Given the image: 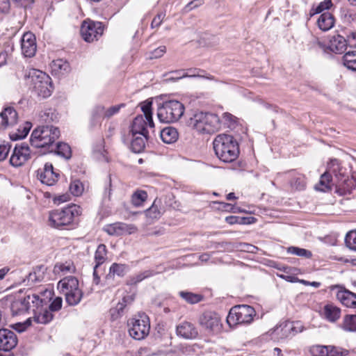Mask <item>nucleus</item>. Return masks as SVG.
I'll list each match as a JSON object with an SVG mask.
<instances>
[{
    "label": "nucleus",
    "mask_w": 356,
    "mask_h": 356,
    "mask_svg": "<svg viewBox=\"0 0 356 356\" xmlns=\"http://www.w3.org/2000/svg\"><path fill=\"white\" fill-rule=\"evenodd\" d=\"M81 214V209L71 204L62 209H54L49 213L48 224L58 229H69L76 224V219Z\"/></svg>",
    "instance_id": "nucleus-1"
},
{
    "label": "nucleus",
    "mask_w": 356,
    "mask_h": 356,
    "mask_svg": "<svg viewBox=\"0 0 356 356\" xmlns=\"http://www.w3.org/2000/svg\"><path fill=\"white\" fill-rule=\"evenodd\" d=\"M213 145L216 155L222 162L231 163L239 155L238 143L231 135H218L213 141Z\"/></svg>",
    "instance_id": "nucleus-2"
},
{
    "label": "nucleus",
    "mask_w": 356,
    "mask_h": 356,
    "mask_svg": "<svg viewBox=\"0 0 356 356\" xmlns=\"http://www.w3.org/2000/svg\"><path fill=\"white\" fill-rule=\"evenodd\" d=\"M60 135L59 129L53 125L38 126L33 131L30 143L36 148L48 147L50 149Z\"/></svg>",
    "instance_id": "nucleus-3"
},
{
    "label": "nucleus",
    "mask_w": 356,
    "mask_h": 356,
    "mask_svg": "<svg viewBox=\"0 0 356 356\" xmlns=\"http://www.w3.org/2000/svg\"><path fill=\"white\" fill-rule=\"evenodd\" d=\"M25 76L31 79V90L35 95L45 99L51 95L53 86L51 79L48 74L40 70L31 69Z\"/></svg>",
    "instance_id": "nucleus-4"
},
{
    "label": "nucleus",
    "mask_w": 356,
    "mask_h": 356,
    "mask_svg": "<svg viewBox=\"0 0 356 356\" xmlns=\"http://www.w3.org/2000/svg\"><path fill=\"white\" fill-rule=\"evenodd\" d=\"M188 124L199 133L211 134L220 127V120L216 114L197 112L190 118Z\"/></svg>",
    "instance_id": "nucleus-5"
},
{
    "label": "nucleus",
    "mask_w": 356,
    "mask_h": 356,
    "mask_svg": "<svg viewBox=\"0 0 356 356\" xmlns=\"http://www.w3.org/2000/svg\"><path fill=\"white\" fill-rule=\"evenodd\" d=\"M184 104L177 100H168L158 107L157 118L161 122H177L184 113Z\"/></svg>",
    "instance_id": "nucleus-6"
},
{
    "label": "nucleus",
    "mask_w": 356,
    "mask_h": 356,
    "mask_svg": "<svg viewBox=\"0 0 356 356\" xmlns=\"http://www.w3.org/2000/svg\"><path fill=\"white\" fill-rule=\"evenodd\" d=\"M255 314L254 309L250 305H236L230 309L227 317V322L229 326L249 324L253 321Z\"/></svg>",
    "instance_id": "nucleus-7"
},
{
    "label": "nucleus",
    "mask_w": 356,
    "mask_h": 356,
    "mask_svg": "<svg viewBox=\"0 0 356 356\" xmlns=\"http://www.w3.org/2000/svg\"><path fill=\"white\" fill-rule=\"evenodd\" d=\"M129 335L136 340L146 337L149 332L150 323L149 317L145 314H139L128 322Z\"/></svg>",
    "instance_id": "nucleus-8"
},
{
    "label": "nucleus",
    "mask_w": 356,
    "mask_h": 356,
    "mask_svg": "<svg viewBox=\"0 0 356 356\" xmlns=\"http://www.w3.org/2000/svg\"><path fill=\"white\" fill-rule=\"evenodd\" d=\"M104 26L100 22L84 21L81 27V33L83 40L90 42L103 34Z\"/></svg>",
    "instance_id": "nucleus-9"
},
{
    "label": "nucleus",
    "mask_w": 356,
    "mask_h": 356,
    "mask_svg": "<svg viewBox=\"0 0 356 356\" xmlns=\"http://www.w3.org/2000/svg\"><path fill=\"white\" fill-rule=\"evenodd\" d=\"M31 152L27 143L16 144L10 158V164L15 168L23 165L31 159Z\"/></svg>",
    "instance_id": "nucleus-10"
},
{
    "label": "nucleus",
    "mask_w": 356,
    "mask_h": 356,
    "mask_svg": "<svg viewBox=\"0 0 356 356\" xmlns=\"http://www.w3.org/2000/svg\"><path fill=\"white\" fill-rule=\"evenodd\" d=\"M300 330H298L293 322L285 321L269 331L272 339L274 340H283L291 338Z\"/></svg>",
    "instance_id": "nucleus-11"
},
{
    "label": "nucleus",
    "mask_w": 356,
    "mask_h": 356,
    "mask_svg": "<svg viewBox=\"0 0 356 356\" xmlns=\"http://www.w3.org/2000/svg\"><path fill=\"white\" fill-rule=\"evenodd\" d=\"M199 323L204 329L214 332L220 329V318L218 314L211 311L202 313L199 317Z\"/></svg>",
    "instance_id": "nucleus-12"
},
{
    "label": "nucleus",
    "mask_w": 356,
    "mask_h": 356,
    "mask_svg": "<svg viewBox=\"0 0 356 356\" xmlns=\"http://www.w3.org/2000/svg\"><path fill=\"white\" fill-rule=\"evenodd\" d=\"M15 333L8 329H0V350L5 352L13 349L17 344Z\"/></svg>",
    "instance_id": "nucleus-13"
},
{
    "label": "nucleus",
    "mask_w": 356,
    "mask_h": 356,
    "mask_svg": "<svg viewBox=\"0 0 356 356\" xmlns=\"http://www.w3.org/2000/svg\"><path fill=\"white\" fill-rule=\"evenodd\" d=\"M59 175L54 170L53 165L46 163L42 169L38 170V178L47 186H53L57 181Z\"/></svg>",
    "instance_id": "nucleus-14"
},
{
    "label": "nucleus",
    "mask_w": 356,
    "mask_h": 356,
    "mask_svg": "<svg viewBox=\"0 0 356 356\" xmlns=\"http://www.w3.org/2000/svg\"><path fill=\"white\" fill-rule=\"evenodd\" d=\"M22 52L26 57H32L36 51L35 37L31 32L25 33L21 40Z\"/></svg>",
    "instance_id": "nucleus-15"
},
{
    "label": "nucleus",
    "mask_w": 356,
    "mask_h": 356,
    "mask_svg": "<svg viewBox=\"0 0 356 356\" xmlns=\"http://www.w3.org/2000/svg\"><path fill=\"white\" fill-rule=\"evenodd\" d=\"M176 334L185 339H194L198 336V331L194 324L184 321L177 325Z\"/></svg>",
    "instance_id": "nucleus-16"
},
{
    "label": "nucleus",
    "mask_w": 356,
    "mask_h": 356,
    "mask_svg": "<svg viewBox=\"0 0 356 356\" xmlns=\"http://www.w3.org/2000/svg\"><path fill=\"white\" fill-rule=\"evenodd\" d=\"M348 44L344 34H336L330 38L327 49L330 51L341 54L346 50Z\"/></svg>",
    "instance_id": "nucleus-17"
},
{
    "label": "nucleus",
    "mask_w": 356,
    "mask_h": 356,
    "mask_svg": "<svg viewBox=\"0 0 356 356\" xmlns=\"http://www.w3.org/2000/svg\"><path fill=\"white\" fill-rule=\"evenodd\" d=\"M34 321L40 324H47L54 318V314L47 308V301L44 299V303L38 307L37 311L31 317Z\"/></svg>",
    "instance_id": "nucleus-18"
},
{
    "label": "nucleus",
    "mask_w": 356,
    "mask_h": 356,
    "mask_svg": "<svg viewBox=\"0 0 356 356\" xmlns=\"http://www.w3.org/2000/svg\"><path fill=\"white\" fill-rule=\"evenodd\" d=\"M1 122L0 129H5L9 126H13L17 121V113L12 107H7L0 113Z\"/></svg>",
    "instance_id": "nucleus-19"
},
{
    "label": "nucleus",
    "mask_w": 356,
    "mask_h": 356,
    "mask_svg": "<svg viewBox=\"0 0 356 356\" xmlns=\"http://www.w3.org/2000/svg\"><path fill=\"white\" fill-rule=\"evenodd\" d=\"M148 124L147 121L143 115L136 116L131 124L130 132L131 136L136 135H148V131L146 129Z\"/></svg>",
    "instance_id": "nucleus-20"
},
{
    "label": "nucleus",
    "mask_w": 356,
    "mask_h": 356,
    "mask_svg": "<svg viewBox=\"0 0 356 356\" xmlns=\"http://www.w3.org/2000/svg\"><path fill=\"white\" fill-rule=\"evenodd\" d=\"M29 298H24V296L16 298L10 305V310L13 316L28 314L27 305L29 304Z\"/></svg>",
    "instance_id": "nucleus-21"
},
{
    "label": "nucleus",
    "mask_w": 356,
    "mask_h": 356,
    "mask_svg": "<svg viewBox=\"0 0 356 356\" xmlns=\"http://www.w3.org/2000/svg\"><path fill=\"white\" fill-rule=\"evenodd\" d=\"M104 117V106L102 105L95 106L91 111L90 118L89 121V127L93 129L101 126L102 120Z\"/></svg>",
    "instance_id": "nucleus-22"
},
{
    "label": "nucleus",
    "mask_w": 356,
    "mask_h": 356,
    "mask_svg": "<svg viewBox=\"0 0 356 356\" xmlns=\"http://www.w3.org/2000/svg\"><path fill=\"white\" fill-rule=\"evenodd\" d=\"M29 299V304L26 305L28 314H33L42 304L44 303V299L41 298L38 295L33 293L31 291L28 290L24 294V298Z\"/></svg>",
    "instance_id": "nucleus-23"
},
{
    "label": "nucleus",
    "mask_w": 356,
    "mask_h": 356,
    "mask_svg": "<svg viewBox=\"0 0 356 356\" xmlns=\"http://www.w3.org/2000/svg\"><path fill=\"white\" fill-rule=\"evenodd\" d=\"M103 230L111 236H121L129 232V225L124 222H117L113 224L106 225Z\"/></svg>",
    "instance_id": "nucleus-24"
},
{
    "label": "nucleus",
    "mask_w": 356,
    "mask_h": 356,
    "mask_svg": "<svg viewBox=\"0 0 356 356\" xmlns=\"http://www.w3.org/2000/svg\"><path fill=\"white\" fill-rule=\"evenodd\" d=\"M337 299L346 307L356 308V294L348 291L340 290L337 293Z\"/></svg>",
    "instance_id": "nucleus-25"
},
{
    "label": "nucleus",
    "mask_w": 356,
    "mask_h": 356,
    "mask_svg": "<svg viewBox=\"0 0 356 356\" xmlns=\"http://www.w3.org/2000/svg\"><path fill=\"white\" fill-rule=\"evenodd\" d=\"M47 268L43 265L38 266L30 272L24 280V282H27V284H32L42 281L44 278Z\"/></svg>",
    "instance_id": "nucleus-26"
},
{
    "label": "nucleus",
    "mask_w": 356,
    "mask_h": 356,
    "mask_svg": "<svg viewBox=\"0 0 356 356\" xmlns=\"http://www.w3.org/2000/svg\"><path fill=\"white\" fill-rule=\"evenodd\" d=\"M356 188V181L353 179L344 177L339 180L336 184L337 192L341 194L350 193L353 189Z\"/></svg>",
    "instance_id": "nucleus-27"
},
{
    "label": "nucleus",
    "mask_w": 356,
    "mask_h": 356,
    "mask_svg": "<svg viewBox=\"0 0 356 356\" xmlns=\"http://www.w3.org/2000/svg\"><path fill=\"white\" fill-rule=\"evenodd\" d=\"M160 137L163 143L172 144L177 140L179 134L175 127H168L160 131Z\"/></svg>",
    "instance_id": "nucleus-28"
},
{
    "label": "nucleus",
    "mask_w": 356,
    "mask_h": 356,
    "mask_svg": "<svg viewBox=\"0 0 356 356\" xmlns=\"http://www.w3.org/2000/svg\"><path fill=\"white\" fill-rule=\"evenodd\" d=\"M317 24L320 29L327 31L334 26V17L330 13L324 12L318 17Z\"/></svg>",
    "instance_id": "nucleus-29"
},
{
    "label": "nucleus",
    "mask_w": 356,
    "mask_h": 356,
    "mask_svg": "<svg viewBox=\"0 0 356 356\" xmlns=\"http://www.w3.org/2000/svg\"><path fill=\"white\" fill-rule=\"evenodd\" d=\"M58 287L60 288L63 293L66 291H73L79 289V281L73 276H67L60 280L58 283Z\"/></svg>",
    "instance_id": "nucleus-30"
},
{
    "label": "nucleus",
    "mask_w": 356,
    "mask_h": 356,
    "mask_svg": "<svg viewBox=\"0 0 356 356\" xmlns=\"http://www.w3.org/2000/svg\"><path fill=\"white\" fill-rule=\"evenodd\" d=\"M129 270V266L123 264L113 263L109 268V272L106 275V279L113 280L115 276L124 277Z\"/></svg>",
    "instance_id": "nucleus-31"
},
{
    "label": "nucleus",
    "mask_w": 356,
    "mask_h": 356,
    "mask_svg": "<svg viewBox=\"0 0 356 356\" xmlns=\"http://www.w3.org/2000/svg\"><path fill=\"white\" fill-rule=\"evenodd\" d=\"M148 135H136L132 136L131 143V149L135 153H140L145 147V143L147 140Z\"/></svg>",
    "instance_id": "nucleus-32"
},
{
    "label": "nucleus",
    "mask_w": 356,
    "mask_h": 356,
    "mask_svg": "<svg viewBox=\"0 0 356 356\" xmlns=\"http://www.w3.org/2000/svg\"><path fill=\"white\" fill-rule=\"evenodd\" d=\"M165 209L161 207V199L156 198L152 205L146 210V216L152 219H157L164 213Z\"/></svg>",
    "instance_id": "nucleus-33"
},
{
    "label": "nucleus",
    "mask_w": 356,
    "mask_h": 356,
    "mask_svg": "<svg viewBox=\"0 0 356 356\" xmlns=\"http://www.w3.org/2000/svg\"><path fill=\"white\" fill-rule=\"evenodd\" d=\"M332 177L329 172H324L320 178L318 184L314 186L316 191L328 192L332 190Z\"/></svg>",
    "instance_id": "nucleus-34"
},
{
    "label": "nucleus",
    "mask_w": 356,
    "mask_h": 356,
    "mask_svg": "<svg viewBox=\"0 0 356 356\" xmlns=\"http://www.w3.org/2000/svg\"><path fill=\"white\" fill-rule=\"evenodd\" d=\"M218 245L224 248H227L229 247L234 248L241 251L250 253H256L258 250V248L256 247L255 245L246 243H237L236 245H233L232 243L223 242L221 243H218Z\"/></svg>",
    "instance_id": "nucleus-35"
},
{
    "label": "nucleus",
    "mask_w": 356,
    "mask_h": 356,
    "mask_svg": "<svg viewBox=\"0 0 356 356\" xmlns=\"http://www.w3.org/2000/svg\"><path fill=\"white\" fill-rule=\"evenodd\" d=\"M65 301L70 306H76L81 300L83 293L81 289L65 291Z\"/></svg>",
    "instance_id": "nucleus-36"
},
{
    "label": "nucleus",
    "mask_w": 356,
    "mask_h": 356,
    "mask_svg": "<svg viewBox=\"0 0 356 356\" xmlns=\"http://www.w3.org/2000/svg\"><path fill=\"white\" fill-rule=\"evenodd\" d=\"M130 299L129 296L124 297L121 301H120L115 307H112L110 309V314L113 321L117 320L121 317L124 312V309L127 306L128 300Z\"/></svg>",
    "instance_id": "nucleus-37"
},
{
    "label": "nucleus",
    "mask_w": 356,
    "mask_h": 356,
    "mask_svg": "<svg viewBox=\"0 0 356 356\" xmlns=\"http://www.w3.org/2000/svg\"><path fill=\"white\" fill-rule=\"evenodd\" d=\"M31 123L24 122L17 129L16 131L10 134V138L12 140H18L24 138L29 134L31 128Z\"/></svg>",
    "instance_id": "nucleus-38"
},
{
    "label": "nucleus",
    "mask_w": 356,
    "mask_h": 356,
    "mask_svg": "<svg viewBox=\"0 0 356 356\" xmlns=\"http://www.w3.org/2000/svg\"><path fill=\"white\" fill-rule=\"evenodd\" d=\"M325 318L330 322H335L341 316V310L333 305H327L323 309Z\"/></svg>",
    "instance_id": "nucleus-39"
},
{
    "label": "nucleus",
    "mask_w": 356,
    "mask_h": 356,
    "mask_svg": "<svg viewBox=\"0 0 356 356\" xmlns=\"http://www.w3.org/2000/svg\"><path fill=\"white\" fill-rule=\"evenodd\" d=\"M54 151L56 154L65 159H69L72 156V150L70 145L65 143H58L54 148V146L49 149V152Z\"/></svg>",
    "instance_id": "nucleus-40"
},
{
    "label": "nucleus",
    "mask_w": 356,
    "mask_h": 356,
    "mask_svg": "<svg viewBox=\"0 0 356 356\" xmlns=\"http://www.w3.org/2000/svg\"><path fill=\"white\" fill-rule=\"evenodd\" d=\"M291 176L290 184L292 188L298 191H302L305 188L306 182L303 175L292 172Z\"/></svg>",
    "instance_id": "nucleus-41"
},
{
    "label": "nucleus",
    "mask_w": 356,
    "mask_h": 356,
    "mask_svg": "<svg viewBox=\"0 0 356 356\" xmlns=\"http://www.w3.org/2000/svg\"><path fill=\"white\" fill-rule=\"evenodd\" d=\"M95 263L96 268H99L107 259V248L104 244H99L95 252Z\"/></svg>",
    "instance_id": "nucleus-42"
},
{
    "label": "nucleus",
    "mask_w": 356,
    "mask_h": 356,
    "mask_svg": "<svg viewBox=\"0 0 356 356\" xmlns=\"http://www.w3.org/2000/svg\"><path fill=\"white\" fill-rule=\"evenodd\" d=\"M179 296L184 300L186 302L193 305L201 302L204 297L201 294L194 293L189 291H179Z\"/></svg>",
    "instance_id": "nucleus-43"
},
{
    "label": "nucleus",
    "mask_w": 356,
    "mask_h": 356,
    "mask_svg": "<svg viewBox=\"0 0 356 356\" xmlns=\"http://www.w3.org/2000/svg\"><path fill=\"white\" fill-rule=\"evenodd\" d=\"M52 70L58 74H65L70 71V64L66 60L58 59L54 60L51 64Z\"/></svg>",
    "instance_id": "nucleus-44"
},
{
    "label": "nucleus",
    "mask_w": 356,
    "mask_h": 356,
    "mask_svg": "<svg viewBox=\"0 0 356 356\" xmlns=\"http://www.w3.org/2000/svg\"><path fill=\"white\" fill-rule=\"evenodd\" d=\"M343 63L348 69L356 71V51L346 52L343 56Z\"/></svg>",
    "instance_id": "nucleus-45"
},
{
    "label": "nucleus",
    "mask_w": 356,
    "mask_h": 356,
    "mask_svg": "<svg viewBox=\"0 0 356 356\" xmlns=\"http://www.w3.org/2000/svg\"><path fill=\"white\" fill-rule=\"evenodd\" d=\"M341 327L347 332H356V315L348 314L345 316Z\"/></svg>",
    "instance_id": "nucleus-46"
},
{
    "label": "nucleus",
    "mask_w": 356,
    "mask_h": 356,
    "mask_svg": "<svg viewBox=\"0 0 356 356\" xmlns=\"http://www.w3.org/2000/svg\"><path fill=\"white\" fill-rule=\"evenodd\" d=\"M154 275V273L152 270H145L137 275L129 277L127 281V284L128 285H135L143 280L152 277Z\"/></svg>",
    "instance_id": "nucleus-47"
},
{
    "label": "nucleus",
    "mask_w": 356,
    "mask_h": 356,
    "mask_svg": "<svg viewBox=\"0 0 356 356\" xmlns=\"http://www.w3.org/2000/svg\"><path fill=\"white\" fill-rule=\"evenodd\" d=\"M287 252L306 259H310L312 257V252L310 250L296 246L289 247Z\"/></svg>",
    "instance_id": "nucleus-48"
},
{
    "label": "nucleus",
    "mask_w": 356,
    "mask_h": 356,
    "mask_svg": "<svg viewBox=\"0 0 356 356\" xmlns=\"http://www.w3.org/2000/svg\"><path fill=\"white\" fill-rule=\"evenodd\" d=\"M254 219V218L253 217L246 218V217L230 216H227L225 218V222L229 225H234V224L245 225V224H250Z\"/></svg>",
    "instance_id": "nucleus-49"
},
{
    "label": "nucleus",
    "mask_w": 356,
    "mask_h": 356,
    "mask_svg": "<svg viewBox=\"0 0 356 356\" xmlns=\"http://www.w3.org/2000/svg\"><path fill=\"white\" fill-rule=\"evenodd\" d=\"M70 193L74 196H80L84 191L83 183L79 179L72 180L69 186Z\"/></svg>",
    "instance_id": "nucleus-50"
},
{
    "label": "nucleus",
    "mask_w": 356,
    "mask_h": 356,
    "mask_svg": "<svg viewBox=\"0 0 356 356\" xmlns=\"http://www.w3.org/2000/svg\"><path fill=\"white\" fill-rule=\"evenodd\" d=\"M146 191L142 190L136 191L131 197V202L135 207H140L147 200Z\"/></svg>",
    "instance_id": "nucleus-51"
},
{
    "label": "nucleus",
    "mask_w": 356,
    "mask_h": 356,
    "mask_svg": "<svg viewBox=\"0 0 356 356\" xmlns=\"http://www.w3.org/2000/svg\"><path fill=\"white\" fill-rule=\"evenodd\" d=\"M141 110L143 112L144 118L148 122L149 127H154V124L153 119H152V103L147 102V103L144 104L141 107Z\"/></svg>",
    "instance_id": "nucleus-52"
},
{
    "label": "nucleus",
    "mask_w": 356,
    "mask_h": 356,
    "mask_svg": "<svg viewBox=\"0 0 356 356\" xmlns=\"http://www.w3.org/2000/svg\"><path fill=\"white\" fill-rule=\"evenodd\" d=\"M345 243L347 248L356 252V230L350 231L346 234Z\"/></svg>",
    "instance_id": "nucleus-53"
},
{
    "label": "nucleus",
    "mask_w": 356,
    "mask_h": 356,
    "mask_svg": "<svg viewBox=\"0 0 356 356\" xmlns=\"http://www.w3.org/2000/svg\"><path fill=\"white\" fill-rule=\"evenodd\" d=\"M332 6V3L331 0H324L321 2L315 8H312L310 10V15L313 16L314 15L318 14L324 11L325 10L330 9Z\"/></svg>",
    "instance_id": "nucleus-54"
},
{
    "label": "nucleus",
    "mask_w": 356,
    "mask_h": 356,
    "mask_svg": "<svg viewBox=\"0 0 356 356\" xmlns=\"http://www.w3.org/2000/svg\"><path fill=\"white\" fill-rule=\"evenodd\" d=\"M341 32L346 36L348 45L351 47H356V31L346 29L341 30Z\"/></svg>",
    "instance_id": "nucleus-55"
},
{
    "label": "nucleus",
    "mask_w": 356,
    "mask_h": 356,
    "mask_svg": "<svg viewBox=\"0 0 356 356\" xmlns=\"http://www.w3.org/2000/svg\"><path fill=\"white\" fill-rule=\"evenodd\" d=\"M170 74H172V76H170L169 78V79L173 80V81H177L180 79L186 78V77H196V76H197L195 74H188V73H186L185 72L184 70H179L172 71L170 72Z\"/></svg>",
    "instance_id": "nucleus-56"
},
{
    "label": "nucleus",
    "mask_w": 356,
    "mask_h": 356,
    "mask_svg": "<svg viewBox=\"0 0 356 356\" xmlns=\"http://www.w3.org/2000/svg\"><path fill=\"white\" fill-rule=\"evenodd\" d=\"M125 106L124 104H120L118 105L112 106L108 108L104 107V117L106 118H110L112 116L118 113L122 108Z\"/></svg>",
    "instance_id": "nucleus-57"
},
{
    "label": "nucleus",
    "mask_w": 356,
    "mask_h": 356,
    "mask_svg": "<svg viewBox=\"0 0 356 356\" xmlns=\"http://www.w3.org/2000/svg\"><path fill=\"white\" fill-rule=\"evenodd\" d=\"M311 352L314 356H327V346L316 345L311 348Z\"/></svg>",
    "instance_id": "nucleus-58"
},
{
    "label": "nucleus",
    "mask_w": 356,
    "mask_h": 356,
    "mask_svg": "<svg viewBox=\"0 0 356 356\" xmlns=\"http://www.w3.org/2000/svg\"><path fill=\"white\" fill-rule=\"evenodd\" d=\"M10 148L11 145L9 143L0 142V162L7 158Z\"/></svg>",
    "instance_id": "nucleus-59"
},
{
    "label": "nucleus",
    "mask_w": 356,
    "mask_h": 356,
    "mask_svg": "<svg viewBox=\"0 0 356 356\" xmlns=\"http://www.w3.org/2000/svg\"><path fill=\"white\" fill-rule=\"evenodd\" d=\"M328 355L327 356H343L348 354V350H343L339 347L333 346H327Z\"/></svg>",
    "instance_id": "nucleus-60"
},
{
    "label": "nucleus",
    "mask_w": 356,
    "mask_h": 356,
    "mask_svg": "<svg viewBox=\"0 0 356 356\" xmlns=\"http://www.w3.org/2000/svg\"><path fill=\"white\" fill-rule=\"evenodd\" d=\"M63 300L60 297H56L49 305L47 304V308L52 313L59 311L62 307Z\"/></svg>",
    "instance_id": "nucleus-61"
},
{
    "label": "nucleus",
    "mask_w": 356,
    "mask_h": 356,
    "mask_svg": "<svg viewBox=\"0 0 356 356\" xmlns=\"http://www.w3.org/2000/svg\"><path fill=\"white\" fill-rule=\"evenodd\" d=\"M31 322V318H27L23 323H17L12 325V327L17 332L21 333L25 331L30 325Z\"/></svg>",
    "instance_id": "nucleus-62"
},
{
    "label": "nucleus",
    "mask_w": 356,
    "mask_h": 356,
    "mask_svg": "<svg viewBox=\"0 0 356 356\" xmlns=\"http://www.w3.org/2000/svg\"><path fill=\"white\" fill-rule=\"evenodd\" d=\"M165 17V13L160 12L159 13L152 19L151 23V28H158L162 23L163 20Z\"/></svg>",
    "instance_id": "nucleus-63"
},
{
    "label": "nucleus",
    "mask_w": 356,
    "mask_h": 356,
    "mask_svg": "<svg viewBox=\"0 0 356 356\" xmlns=\"http://www.w3.org/2000/svg\"><path fill=\"white\" fill-rule=\"evenodd\" d=\"M166 51L165 46H160L150 52L149 58L151 59L161 58Z\"/></svg>",
    "instance_id": "nucleus-64"
}]
</instances>
